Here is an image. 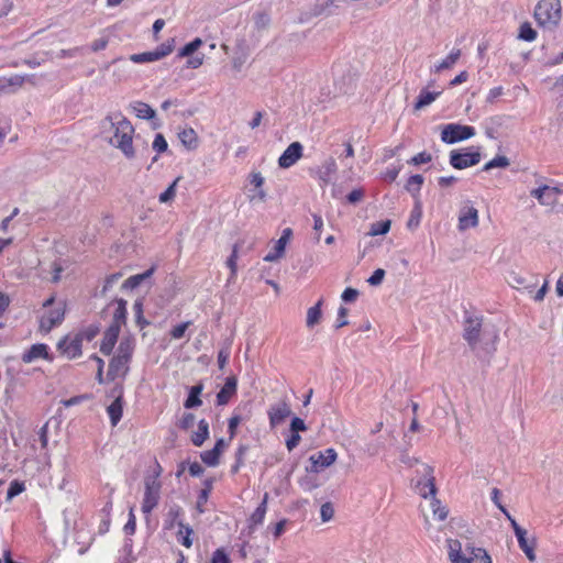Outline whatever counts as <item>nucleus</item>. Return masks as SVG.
Wrapping results in <instances>:
<instances>
[{
	"label": "nucleus",
	"instance_id": "nucleus-26",
	"mask_svg": "<svg viewBox=\"0 0 563 563\" xmlns=\"http://www.w3.org/2000/svg\"><path fill=\"white\" fill-rule=\"evenodd\" d=\"M336 170H338V166H336L335 159L333 157H328L323 162V164L319 170V174H318L319 179L322 183L328 184L332 179V177L336 173Z\"/></svg>",
	"mask_w": 563,
	"mask_h": 563
},
{
	"label": "nucleus",
	"instance_id": "nucleus-5",
	"mask_svg": "<svg viewBox=\"0 0 563 563\" xmlns=\"http://www.w3.org/2000/svg\"><path fill=\"white\" fill-rule=\"evenodd\" d=\"M560 0H540L534 8V19L544 29L553 30L561 21Z\"/></svg>",
	"mask_w": 563,
	"mask_h": 563
},
{
	"label": "nucleus",
	"instance_id": "nucleus-16",
	"mask_svg": "<svg viewBox=\"0 0 563 563\" xmlns=\"http://www.w3.org/2000/svg\"><path fill=\"white\" fill-rule=\"evenodd\" d=\"M290 406L285 399L272 405L267 411L271 427L275 428L279 426L290 416Z\"/></svg>",
	"mask_w": 563,
	"mask_h": 563
},
{
	"label": "nucleus",
	"instance_id": "nucleus-34",
	"mask_svg": "<svg viewBox=\"0 0 563 563\" xmlns=\"http://www.w3.org/2000/svg\"><path fill=\"white\" fill-rule=\"evenodd\" d=\"M131 108L140 119L150 120L155 117V111L145 102L136 101L131 104Z\"/></svg>",
	"mask_w": 563,
	"mask_h": 563
},
{
	"label": "nucleus",
	"instance_id": "nucleus-58",
	"mask_svg": "<svg viewBox=\"0 0 563 563\" xmlns=\"http://www.w3.org/2000/svg\"><path fill=\"white\" fill-rule=\"evenodd\" d=\"M211 563H231V561L223 549H217L212 554Z\"/></svg>",
	"mask_w": 563,
	"mask_h": 563
},
{
	"label": "nucleus",
	"instance_id": "nucleus-49",
	"mask_svg": "<svg viewBox=\"0 0 563 563\" xmlns=\"http://www.w3.org/2000/svg\"><path fill=\"white\" fill-rule=\"evenodd\" d=\"M179 178H176L167 188L165 191H163L159 197H158V200L161 203H167V202H170L174 200L175 196H176V187H177V183H178Z\"/></svg>",
	"mask_w": 563,
	"mask_h": 563
},
{
	"label": "nucleus",
	"instance_id": "nucleus-37",
	"mask_svg": "<svg viewBox=\"0 0 563 563\" xmlns=\"http://www.w3.org/2000/svg\"><path fill=\"white\" fill-rule=\"evenodd\" d=\"M286 243L284 242V240H277L275 242V245L273 247L272 251H269L265 256H264V261L265 262H276L278 261L279 258H282L285 254V249H286Z\"/></svg>",
	"mask_w": 563,
	"mask_h": 563
},
{
	"label": "nucleus",
	"instance_id": "nucleus-8",
	"mask_svg": "<svg viewBox=\"0 0 563 563\" xmlns=\"http://www.w3.org/2000/svg\"><path fill=\"white\" fill-rule=\"evenodd\" d=\"M476 130L472 125L448 123L441 126V141L445 144H455L475 136Z\"/></svg>",
	"mask_w": 563,
	"mask_h": 563
},
{
	"label": "nucleus",
	"instance_id": "nucleus-29",
	"mask_svg": "<svg viewBox=\"0 0 563 563\" xmlns=\"http://www.w3.org/2000/svg\"><path fill=\"white\" fill-rule=\"evenodd\" d=\"M155 272V266H152L147 271H145L142 274H136L133 276H130L128 279L124 280L122 284L123 289H134L139 287L145 279L150 278Z\"/></svg>",
	"mask_w": 563,
	"mask_h": 563
},
{
	"label": "nucleus",
	"instance_id": "nucleus-40",
	"mask_svg": "<svg viewBox=\"0 0 563 563\" xmlns=\"http://www.w3.org/2000/svg\"><path fill=\"white\" fill-rule=\"evenodd\" d=\"M201 45L202 40L197 37L194 41L187 43L183 48H180L177 53V57H190Z\"/></svg>",
	"mask_w": 563,
	"mask_h": 563
},
{
	"label": "nucleus",
	"instance_id": "nucleus-20",
	"mask_svg": "<svg viewBox=\"0 0 563 563\" xmlns=\"http://www.w3.org/2000/svg\"><path fill=\"white\" fill-rule=\"evenodd\" d=\"M238 380L234 376L225 379L223 387L217 394V404L222 406L227 405L230 398L236 393Z\"/></svg>",
	"mask_w": 563,
	"mask_h": 563
},
{
	"label": "nucleus",
	"instance_id": "nucleus-56",
	"mask_svg": "<svg viewBox=\"0 0 563 563\" xmlns=\"http://www.w3.org/2000/svg\"><path fill=\"white\" fill-rule=\"evenodd\" d=\"M230 358V346L222 347L218 352V365L220 369H223Z\"/></svg>",
	"mask_w": 563,
	"mask_h": 563
},
{
	"label": "nucleus",
	"instance_id": "nucleus-52",
	"mask_svg": "<svg viewBox=\"0 0 563 563\" xmlns=\"http://www.w3.org/2000/svg\"><path fill=\"white\" fill-rule=\"evenodd\" d=\"M152 146H153V150L159 154V153H164L167 151L168 144H167V141L165 140L164 135L161 133H157L154 137Z\"/></svg>",
	"mask_w": 563,
	"mask_h": 563
},
{
	"label": "nucleus",
	"instance_id": "nucleus-17",
	"mask_svg": "<svg viewBox=\"0 0 563 563\" xmlns=\"http://www.w3.org/2000/svg\"><path fill=\"white\" fill-rule=\"evenodd\" d=\"M302 145L299 142H292L279 156L278 165L280 168H289L295 165L302 156Z\"/></svg>",
	"mask_w": 563,
	"mask_h": 563
},
{
	"label": "nucleus",
	"instance_id": "nucleus-47",
	"mask_svg": "<svg viewBox=\"0 0 563 563\" xmlns=\"http://www.w3.org/2000/svg\"><path fill=\"white\" fill-rule=\"evenodd\" d=\"M130 60L135 64H144V63L156 62L159 59H158L157 55L155 54V51H151V52L133 54L130 56Z\"/></svg>",
	"mask_w": 563,
	"mask_h": 563
},
{
	"label": "nucleus",
	"instance_id": "nucleus-38",
	"mask_svg": "<svg viewBox=\"0 0 563 563\" xmlns=\"http://www.w3.org/2000/svg\"><path fill=\"white\" fill-rule=\"evenodd\" d=\"M421 218H422V207H421V202L419 200H417L411 212H410V217L407 221V228L409 230H415L416 228H418L420 224Z\"/></svg>",
	"mask_w": 563,
	"mask_h": 563
},
{
	"label": "nucleus",
	"instance_id": "nucleus-11",
	"mask_svg": "<svg viewBox=\"0 0 563 563\" xmlns=\"http://www.w3.org/2000/svg\"><path fill=\"white\" fill-rule=\"evenodd\" d=\"M57 350L68 360H74L82 354V342L76 334H68L59 340Z\"/></svg>",
	"mask_w": 563,
	"mask_h": 563
},
{
	"label": "nucleus",
	"instance_id": "nucleus-45",
	"mask_svg": "<svg viewBox=\"0 0 563 563\" xmlns=\"http://www.w3.org/2000/svg\"><path fill=\"white\" fill-rule=\"evenodd\" d=\"M220 455L221 454L218 453V449H211V450L203 451L200 454V457H201V461L206 465L213 467L219 464Z\"/></svg>",
	"mask_w": 563,
	"mask_h": 563
},
{
	"label": "nucleus",
	"instance_id": "nucleus-55",
	"mask_svg": "<svg viewBox=\"0 0 563 563\" xmlns=\"http://www.w3.org/2000/svg\"><path fill=\"white\" fill-rule=\"evenodd\" d=\"M320 516L323 522H328L333 518L334 509L331 503H324L321 506Z\"/></svg>",
	"mask_w": 563,
	"mask_h": 563
},
{
	"label": "nucleus",
	"instance_id": "nucleus-31",
	"mask_svg": "<svg viewBox=\"0 0 563 563\" xmlns=\"http://www.w3.org/2000/svg\"><path fill=\"white\" fill-rule=\"evenodd\" d=\"M440 95L441 91H429L428 89H422L415 103V109L421 110L430 106Z\"/></svg>",
	"mask_w": 563,
	"mask_h": 563
},
{
	"label": "nucleus",
	"instance_id": "nucleus-4",
	"mask_svg": "<svg viewBox=\"0 0 563 563\" xmlns=\"http://www.w3.org/2000/svg\"><path fill=\"white\" fill-rule=\"evenodd\" d=\"M448 545L451 563H492L490 556L482 548H466L462 552L461 543L457 540H449Z\"/></svg>",
	"mask_w": 563,
	"mask_h": 563
},
{
	"label": "nucleus",
	"instance_id": "nucleus-27",
	"mask_svg": "<svg viewBox=\"0 0 563 563\" xmlns=\"http://www.w3.org/2000/svg\"><path fill=\"white\" fill-rule=\"evenodd\" d=\"M267 498L268 495L265 494L263 501L257 506L254 512L251 515L249 519V527L254 529L255 527L263 523L266 510H267Z\"/></svg>",
	"mask_w": 563,
	"mask_h": 563
},
{
	"label": "nucleus",
	"instance_id": "nucleus-3",
	"mask_svg": "<svg viewBox=\"0 0 563 563\" xmlns=\"http://www.w3.org/2000/svg\"><path fill=\"white\" fill-rule=\"evenodd\" d=\"M135 347V340L133 338H123L117 350V354L111 358L107 377L110 380L117 378H124L129 372V363L132 358Z\"/></svg>",
	"mask_w": 563,
	"mask_h": 563
},
{
	"label": "nucleus",
	"instance_id": "nucleus-12",
	"mask_svg": "<svg viewBox=\"0 0 563 563\" xmlns=\"http://www.w3.org/2000/svg\"><path fill=\"white\" fill-rule=\"evenodd\" d=\"M65 318V306L58 303L56 307L46 311L40 319V330L48 333L54 327L60 324Z\"/></svg>",
	"mask_w": 563,
	"mask_h": 563
},
{
	"label": "nucleus",
	"instance_id": "nucleus-30",
	"mask_svg": "<svg viewBox=\"0 0 563 563\" xmlns=\"http://www.w3.org/2000/svg\"><path fill=\"white\" fill-rule=\"evenodd\" d=\"M209 438V423L207 420L201 419L198 422V429L191 435V442L195 446H201Z\"/></svg>",
	"mask_w": 563,
	"mask_h": 563
},
{
	"label": "nucleus",
	"instance_id": "nucleus-35",
	"mask_svg": "<svg viewBox=\"0 0 563 563\" xmlns=\"http://www.w3.org/2000/svg\"><path fill=\"white\" fill-rule=\"evenodd\" d=\"M179 530L177 532V540L180 544H183L186 548H190L192 545V529L188 526L183 523L181 521L178 522Z\"/></svg>",
	"mask_w": 563,
	"mask_h": 563
},
{
	"label": "nucleus",
	"instance_id": "nucleus-18",
	"mask_svg": "<svg viewBox=\"0 0 563 563\" xmlns=\"http://www.w3.org/2000/svg\"><path fill=\"white\" fill-rule=\"evenodd\" d=\"M478 210L475 207L466 205L461 208L457 224L460 231L476 228L478 225Z\"/></svg>",
	"mask_w": 563,
	"mask_h": 563
},
{
	"label": "nucleus",
	"instance_id": "nucleus-24",
	"mask_svg": "<svg viewBox=\"0 0 563 563\" xmlns=\"http://www.w3.org/2000/svg\"><path fill=\"white\" fill-rule=\"evenodd\" d=\"M264 177L258 172H253L250 174V183L255 187V194L251 197V200L257 199L260 201L266 200V191L263 189Z\"/></svg>",
	"mask_w": 563,
	"mask_h": 563
},
{
	"label": "nucleus",
	"instance_id": "nucleus-48",
	"mask_svg": "<svg viewBox=\"0 0 563 563\" xmlns=\"http://www.w3.org/2000/svg\"><path fill=\"white\" fill-rule=\"evenodd\" d=\"M175 48V40L170 38L158 45L154 51L158 59L168 56Z\"/></svg>",
	"mask_w": 563,
	"mask_h": 563
},
{
	"label": "nucleus",
	"instance_id": "nucleus-13",
	"mask_svg": "<svg viewBox=\"0 0 563 563\" xmlns=\"http://www.w3.org/2000/svg\"><path fill=\"white\" fill-rule=\"evenodd\" d=\"M34 75L0 76V95H13L22 89L25 81H32Z\"/></svg>",
	"mask_w": 563,
	"mask_h": 563
},
{
	"label": "nucleus",
	"instance_id": "nucleus-44",
	"mask_svg": "<svg viewBox=\"0 0 563 563\" xmlns=\"http://www.w3.org/2000/svg\"><path fill=\"white\" fill-rule=\"evenodd\" d=\"M424 181V178L421 175H412L408 178L406 183V189L411 192L413 196L418 195L421 186Z\"/></svg>",
	"mask_w": 563,
	"mask_h": 563
},
{
	"label": "nucleus",
	"instance_id": "nucleus-50",
	"mask_svg": "<svg viewBox=\"0 0 563 563\" xmlns=\"http://www.w3.org/2000/svg\"><path fill=\"white\" fill-rule=\"evenodd\" d=\"M25 490V485L23 482L20 481H12L9 485L8 492H7V499L11 500L15 496L20 495Z\"/></svg>",
	"mask_w": 563,
	"mask_h": 563
},
{
	"label": "nucleus",
	"instance_id": "nucleus-1",
	"mask_svg": "<svg viewBox=\"0 0 563 563\" xmlns=\"http://www.w3.org/2000/svg\"><path fill=\"white\" fill-rule=\"evenodd\" d=\"M100 133L104 141L119 148L128 159L135 156L134 128L121 112H110L100 123Z\"/></svg>",
	"mask_w": 563,
	"mask_h": 563
},
{
	"label": "nucleus",
	"instance_id": "nucleus-64",
	"mask_svg": "<svg viewBox=\"0 0 563 563\" xmlns=\"http://www.w3.org/2000/svg\"><path fill=\"white\" fill-rule=\"evenodd\" d=\"M299 485L300 487L305 490V492H311L312 489L317 488L318 487V484L316 483L314 479H312L311 477L309 476H306L303 478H301L299 481Z\"/></svg>",
	"mask_w": 563,
	"mask_h": 563
},
{
	"label": "nucleus",
	"instance_id": "nucleus-15",
	"mask_svg": "<svg viewBox=\"0 0 563 563\" xmlns=\"http://www.w3.org/2000/svg\"><path fill=\"white\" fill-rule=\"evenodd\" d=\"M114 400L107 407V412L110 418V422L112 427H115L123 415V390L122 386L118 385L113 389Z\"/></svg>",
	"mask_w": 563,
	"mask_h": 563
},
{
	"label": "nucleus",
	"instance_id": "nucleus-22",
	"mask_svg": "<svg viewBox=\"0 0 563 563\" xmlns=\"http://www.w3.org/2000/svg\"><path fill=\"white\" fill-rule=\"evenodd\" d=\"M38 358H48L47 345L43 343L33 344L27 351H25L22 355V361L24 363H32Z\"/></svg>",
	"mask_w": 563,
	"mask_h": 563
},
{
	"label": "nucleus",
	"instance_id": "nucleus-7",
	"mask_svg": "<svg viewBox=\"0 0 563 563\" xmlns=\"http://www.w3.org/2000/svg\"><path fill=\"white\" fill-rule=\"evenodd\" d=\"M479 150L475 146L452 150L449 158L450 165L455 169H465L477 165L482 159Z\"/></svg>",
	"mask_w": 563,
	"mask_h": 563
},
{
	"label": "nucleus",
	"instance_id": "nucleus-62",
	"mask_svg": "<svg viewBox=\"0 0 563 563\" xmlns=\"http://www.w3.org/2000/svg\"><path fill=\"white\" fill-rule=\"evenodd\" d=\"M307 426L305 421L299 417H294L290 422V431L299 433L300 431H306Z\"/></svg>",
	"mask_w": 563,
	"mask_h": 563
},
{
	"label": "nucleus",
	"instance_id": "nucleus-41",
	"mask_svg": "<svg viewBox=\"0 0 563 563\" xmlns=\"http://www.w3.org/2000/svg\"><path fill=\"white\" fill-rule=\"evenodd\" d=\"M509 165H510V161L508 157H506L504 155H498V156L494 157L493 159H490L489 162H487L483 166V170L488 172L493 168H507Z\"/></svg>",
	"mask_w": 563,
	"mask_h": 563
},
{
	"label": "nucleus",
	"instance_id": "nucleus-14",
	"mask_svg": "<svg viewBox=\"0 0 563 563\" xmlns=\"http://www.w3.org/2000/svg\"><path fill=\"white\" fill-rule=\"evenodd\" d=\"M336 451L332 448L319 451L309 457L311 462L310 471L312 473H320L324 468L331 466L336 461Z\"/></svg>",
	"mask_w": 563,
	"mask_h": 563
},
{
	"label": "nucleus",
	"instance_id": "nucleus-9",
	"mask_svg": "<svg viewBox=\"0 0 563 563\" xmlns=\"http://www.w3.org/2000/svg\"><path fill=\"white\" fill-rule=\"evenodd\" d=\"M433 472L434 470L431 465L421 463V470H419L418 473H420L422 477L417 479L413 488L416 493L422 498L435 497L437 487Z\"/></svg>",
	"mask_w": 563,
	"mask_h": 563
},
{
	"label": "nucleus",
	"instance_id": "nucleus-28",
	"mask_svg": "<svg viewBox=\"0 0 563 563\" xmlns=\"http://www.w3.org/2000/svg\"><path fill=\"white\" fill-rule=\"evenodd\" d=\"M179 141L189 151L196 150L198 146V136L194 129L187 128L178 133Z\"/></svg>",
	"mask_w": 563,
	"mask_h": 563
},
{
	"label": "nucleus",
	"instance_id": "nucleus-23",
	"mask_svg": "<svg viewBox=\"0 0 563 563\" xmlns=\"http://www.w3.org/2000/svg\"><path fill=\"white\" fill-rule=\"evenodd\" d=\"M461 55L462 52L460 48H453L444 59H442L440 63L435 64L431 68V71L441 73L445 69H451L457 63Z\"/></svg>",
	"mask_w": 563,
	"mask_h": 563
},
{
	"label": "nucleus",
	"instance_id": "nucleus-54",
	"mask_svg": "<svg viewBox=\"0 0 563 563\" xmlns=\"http://www.w3.org/2000/svg\"><path fill=\"white\" fill-rule=\"evenodd\" d=\"M190 323V321H186L175 325L170 331V336L175 340L181 339Z\"/></svg>",
	"mask_w": 563,
	"mask_h": 563
},
{
	"label": "nucleus",
	"instance_id": "nucleus-32",
	"mask_svg": "<svg viewBox=\"0 0 563 563\" xmlns=\"http://www.w3.org/2000/svg\"><path fill=\"white\" fill-rule=\"evenodd\" d=\"M323 300L320 299L314 306L310 307L307 311L306 317V325L308 328H313L316 324H318L322 318V307Z\"/></svg>",
	"mask_w": 563,
	"mask_h": 563
},
{
	"label": "nucleus",
	"instance_id": "nucleus-59",
	"mask_svg": "<svg viewBox=\"0 0 563 563\" xmlns=\"http://www.w3.org/2000/svg\"><path fill=\"white\" fill-rule=\"evenodd\" d=\"M347 312H349V310L343 306H341L338 309V318H336V322H335L336 329L345 327L349 323V321L346 319Z\"/></svg>",
	"mask_w": 563,
	"mask_h": 563
},
{
	"label": "nucleus",
	"instance_id": "nucleus-46",
	"mask_svg": "<svg viewBox=\"0 0 563 563\" xmlns=\"http://www.w3.org/2000/svg\"><path fill=\"white\" fill-rule=\"evenodd\" d=\"M431 509H432L433 517L435 519H438L440 521H443L446 519L449 510L446 509L445 506H442L441 501L439 499H437L435 497H433L431 500Z\"/></svg>",
	"mask_w": 563,
	"mask_h": 563
},
{
	"label": "nucleus",
	"instance_id": "nucleus-25",
	"mask_svg": "<svg viewBox=\"0 0 563 563\" xmlns=\"http://www.w3.org/2000/svg\"><path fill=\"white\" fill-rule=\"evenodd\" d=\"M517 540H518L519 548L523 551V553L526 554L528 560L530 562H534L537 559L536 552H534V549H536L534 539L529 541L527 538V531H525V532L520 533L519 536H517Z\"/></svg>",
	"mask_w": 563,
	"mask_h": 563
},
{
	"label": "nucleus",
	"instance_id": "nucleus-21",
	"mask_svg": "<svg viewBox=\"0 0 563 563\" xmlns=\"http://www.w3.org/2000/svg\"><path fill=\"white\" fill-rule=\"evenodd\" d=\"M110 306H114V311L112 316V322L110 325H117L118 329L121 330V327L126 322V300L120 298L115 299Z\"/></svg>",
	"mask_w": 563,
	"mask_h": 563
},
{
	"label": "nucleus",
	"instance_id": "nucleus-57",
	"mask_svg": "<svg viewBox=\"0 0 563 563\" xmlns=\"http://www.w3.org/2000/svg\"><path fill=\"white\" fill-rule=\"evenodd\" d=\"M384 277H385V271L383 268H377L374 271L372 276L367 279V283L371 286H378L382 284Z\"/></svg>",
	"mask_w": 563,
	"mask_h": 563
},
{
	"label": "nucleus",
	"instance_id": "nucleus-61",
	"mask_svg": "<svg viewBox=\"0 0 563 563\" xmlns=\"http://www.w3.org/2000/svg\"><path fill=\"white\" fill-rule=\"evenodd\" d=\"M133 310L135 312V317H136V322L140 324V325H144V324H147L148 322L146 320L143 319V303L140 301V300H136L133 305Z\"/></svg>",
	"mask_w": 563,
	"mask_h": 563
},
{
	"label": "nucleus",
	"instance_id": "nucleus-51",
	"mask_svg": "<svg viewBox=\"0 0 563 563\" xmlns=\"http://www.w3.org/2000/svg\"><path fill=\"white\" fill-rule=\"evenodd\" d=\"M181 514L183 510L179 506H172L167 512L166 528H173L176 520L181 516Z\"/></svg>",
	"mask_w": 563,
	"mask_h": 563
},
{
	"label": "nucleus",
	"instance_id": "nucleus-60",
	"mask_svg": "<svg viewBox=\"0 0 563 563\" xmlns=\"http://www.w3.org/2000/svg\"><path fill=\"white\" fill-rule=\"evenodd\" d=\"M135 528H136V519L134 516L133 508H131L129 511L128 522L124 526V531L126 534H133L135 532Z\"/></svg>",
	"mask_w": 563,
	"mask_h": 563
},
{
	"label": "nucleus",
	"instance_id": "nucleus-43",
	"mask_svg": "<svg viewBox=\"0 0 563 563\" xmlns=\"http://www.w3.org/2000/svg\"><path fill=\"white\" fill-rule=\"evenodd\" d=\"M518 37L526 42H532L537 38V32L529 22H525L519 27Z\"/></svg>",
	"mask_w": 563,
	"mask_h": 563
},
{
	"label": "nucleus",
	"instance_id": "nucleus-2",
	"mask_svg": "<svg viewBox=\"0 0 563 563\" xmlns=\"http://www.w3.org/2000/svg\"><path fill=\"white\" fill-rule=\"evenodd\" d=\"M483 334L484 338H487L489 342L485 343V351L488 354H493L497 350V342H498V331L495 328L492 329H484L482 331V321L478 318L470 317L465 320L464 323V333L463 338L468 343L472 350H476L479 338Z\"/></svg>",
	"mask_w": 563,
	"mask_h": 563
},
{
	"label": "nucleus",
	"instance_id": "nucleus-33",
	"mask_svg": "<svg viewBox=\"0 0 563 563\" xmlns=\"http://www.w3.org/2000/svg\"><path fill=\"white\" fill-rule=\"evenodd\" d=\"M203 385L198 384L190 388L189 395L184 402L185 408L191 409L201 406L202 401L200 399V395L202 393Z\"/></svg>",
	"mask_w": 563,
	"mask_h": 563
},
{
	"label": "nucleus",
	"instance_id": "nucleus-42",
	"mask_svg": "<svg viewBox=\"0 0 563 563\" xmlns=\"http://www.w3.org/2000/svg\"><path fill=\"white\" fill-rule=\"evenodd\" d=\"M390 220L377 221L371 224L368 234L371 236L384 235L390 230Z\"/></svg>",
	"mask_w": 563,
	"mask_h": 563
},
{
	"label": "nucleus",
	"instance_id": "nucleus-36",
	"mask_svg": "<svg viewBox=\"0 0 563 563\" xmlns=\"http://www.w3.org/2000/svg\"><path fill=\"white\" fill-rule=\"evenodd\" d=\"M100 332V325L98 323H91L87 327L81 328L75 333L81 342H91Z\"/></svg>",
	"mask_w": 563,
	"mask_h": 563
},
{
	"label": "nucleus",
	"instance_id": "nucleus-53",
	"mask_svg": "<svg viewBox=\"0 0 563 563\" xmlns=\"http://www.w3.org/2000/svg\"><path fill=\"white\" fill-rule=\"evenodd\" d=\"M432 159V156L430 153L428 152H420L418 153L417 155L412 156L409 161H408V164H411V165H421V164H427V163H430Z\"/></svg>",
	"mask_w": 563,
	"mask_h": 563
},
{
	"label": "nucleus",
	"instance_id": "nucleus-63",
	"mask_svg": "<svg viewBox=\"0 0 563 563\" xmlns=\"http://www.w3.org/2000/svg\"><path fill=\"white\" fill-rule=\"evenodd\" d=\"M195 423V416L194 413H185L183 418L179 421V428L184 430L190 429Z\"/></svg>",
	"mask_w": 563,
	"mask_h": 563
},
{
	"label": "nucleus",
	"instance_id": "nucleus-10",
	"mask_svg": "<svg viewBox=\"0 0 563 563\" xmlns=\"http://www.w3.org/2000/svg\"><path fill=\"white\" fill-rule=\"evenodd\" d=\"M562 190L556 186L540 184L530 191L531 197L536 198L539 205L543 207H554L558 205V198Z\"/></svg>",
	"mask_w": 563,
	"mask_h": 563
},
{
	"label": "nucleus",
	"instance_id": "nucleus-6",
	"mask_svg": "<svg viewBox=\"0 0 563 563\" xmlns=\"http://www.w3.org/2000/svg\"><path fill=\"white\" fill-rule=\"evenodd\" d=\"M161 466L157 465V472L153 476H147L144 481V497L142 503V511L148 515L158 505L161 498L162 483L158 477L161 475Z\"/></svg>",
	"mask_w": 563,
	"mask_h": 563
},
{
	"label": "nucleus",
	"instance_id": "nucleus-39",
	"mask_svg": "<svg viewBox=\"0 0 563 563\" xmlns=\"http://www.w3.org/2000/svg\"><path fill=\"white\" fill-rule=\"evenodd\" d=\"M238 258H239V245H233L232 253L227 260V266L230 268L231 274L228 279L229 283L233 282L236 277L238 272Z\"/></svg>",
	"mask_w": 563,
	"mask_h": 563
},
{
	"label": "nucleus",
	"instance_id": "nucleus-19",
	"mask_svg": "<svg viewBox=\"0 0 563 563\" xmlns=\"http://www.w3.org/2000/svg\"><path fill=\"white\" fill-rule=\"evenodd\" d=\"M120 329L117 325H109L103 333V339L100 344V352L104 355H110L118 341Z\"/></svg>",
	"mask_w": 563,
	"mask_h": 563
}]
</instances>
